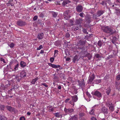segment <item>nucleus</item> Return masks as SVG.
Here are the masks:
<instances>
[{
    "label": "nucleus",
    "mask_w": 120,
    "mask_h": 120,
    "mask_svg": "<svg viewBox=\"0 0 120 120\" xmlns=\"http://www.w3.org/2000/svg\"><path fill=\"white\" fill-rule=\"evenodd\" d=\"M5 106L4 105H1L0 106V109L1 110H4V109Z\"/></svg>",
    "instance_id": "f704fd0d"
},
{
    "label": "nucleus",
    "mask_w": 120,
    "mask_h": 120,
    "mask_svg": "<svg viewBox=\"0 0 120 120\" xmlns=\"http://www.w3.org/2000/svg\"><path fill=\"white\" fill-rule=\"evenodd\" d=\"M111 90L110 87L106 89V93L107 95H109V93L110 92Z\"/></svg>",
    "instance_id": "4be33fe9"
},
{
    "label": "nucleus",
    "mask_w": 120,
    "mask_h": 120,
    "mask_svg": "<svg viewBox=\"0 0 120 120\" xmlns=\"http://www.w3.org/2000/svg\"><path fill=\"white\" fill-rule=\"evenodd\" d=\"M38 79V77H37L34 79H33L32 81L31 82V83L33 84H34L35 82Z\"/></svg>",
    "instance_id": "cd10ccee"
},
{
    "label": "nucleus",
    "mask_w": 120,
    "mask_h": 120,
    "mask_svg": "<svg viewBox=\"0 0 120 120\" xmlns=\"http://www.w3.org/2000/svg\"><path fill=\"white\" fill-rule=\"evenodd\" d=\"M44 15L42 13H40L39 15L40 17H41L42 18H43L44 16Z\"/></svg>",
    "instance_id": "de8ad7c7"
},
{
    "label": "nucleus",
    "mask_w": 120,
    "mask_h": 120,
    "mask_svg": "<svg viewBox=\"0 0 120 120\" xmlns=\"http://www.w3.org/2000/svg\"><path fill=\"white\" fill-rule=\"evenodd\" d=\"M11 63H10V64L7 66V68L8 69H11Z\"/></svg>",
    "instance_id": "ea45409f"
},
{
    "label": "nucleus",
    "mask_w": 120,
    "mask_h": 120,
    "mask_svg": "<svg viewBox=\"0 0 120 120\" xmlns=\"http://www.w3.org/2000/svg\"><path fill=\"white\" fill-rule=\"evenodd\" d=\"M112 43L114 44L116 41L117 39L115 37H112Z\"/></svg>",
    "instance_id": "473e14b6"
},
{
    "label": "nucleus",
    "mask_w": 120,
    "mask_h": 120,
    "mask_svg": "<svg viewBox=\"0 0 120 120\" xmlns=\"http://www.w3.org/2000/svg\"><path fill=\"white\" fill-rule=\"evenodd\" d=\"M8 45L11 48H13L14 46V44L13 43H11L10 44Z\"/></svg>",
    "instance_id": "4c0bfd02"
},
{
    "label": "nucleus",
    "mask_w": 120,
    "mask_h": 120,
    "mask_svg": "<svg viewBox=\"0 0 120 120\" xmlns=\"http://www.w3.org/2000/svg\"><path fill=\"white\" fill-rule=\"evenodd\" d=\"M70 11L68 10L64 13V17L65 19H67L68 18L70 17Z\"/></svg>",
    "instance_id": "f03ea898"
},
{
    "label": "nucleus",
    "mask_w": 120,
    "mask_h": 120,
    "mask_svg": "<svg viewBox=\"0 0 120 120\" xmlns=\"http://www.w3.org/2000/svg\"><path fill=\"white\" fill-rule=\"evenodd\" d=\"M91 94L98 98H101L102 96L101 93L98 91L95 92L93 91L92 92Z\"/></svg>",
    "instance_id": "7ed1b4c3"
},
{
    "label": "nucleus",
    "mask_w": 120,
    "mask_h": 120,
    "mask_svg": "<svg viewBox=\"0 0 120 120\" xmlns=\"http://www.w3.org/2000/svg\"><path fill=\"white\" fill-rule=\"evenodd\" d=\"M99 16L97 14V15H93V19H96L97 17H98Z\"/></svg>",
    "instance_id": "c03bdc74"
},
{
    "label": "nucleus",
    "mask_w": 120,
    "mask_h": 120,
    "mask_svg": "<svg viewBox=\"0 0 120 120\" xmlns=\"http://www.w3.org/2000/svg\"><path fill=\"white\" fill-rule=\"evenodd\" d=\"M70 36V35L69 34L67 33L66 34V36L67 38H68Z\"/></svg>",
    "instance_id": "052dcab7"
},
{
    "label": "nucleus",
    "mask_w": 120,
    "mask_h": 120,
    "mask_svg": "<svg viewBox=\"0 0 120 120\" xmlns=\"http://www.w3.org/2000/svg\"><path fill=\"white\" fill-rule=\"evenodd\" d=\"M53 64H52L51 63H49L48 64V65H49L51 66V67H52V66H53Z\"/></svg>",
    "instance_id": "680f3d73"
},
{
    "label": "nucleus",
    "mask_w": 120,
    "mask_h": 120,
    "mask_svg": "<svg viewBox=\"0 0 120 120\" xmlns=\"http://www.w3.org/2000/svg\"><path fill=\"white\" fill-rule=\"evenodd\" d=\"M6 108L8 110L11 112H14L15 110L14 108L11 107L10 106H7L6 107Z\"/></svg>",
    "instance_id": "dca6fc26"
},
{
    "label": "nucleus",
    "mask_w": 120,
    "mask_h": 120,
    "mask_svg": "<svg viewBox=\"0 0 120 120\" xmlns=\"http://www.w3.org/2000/svg\"><path fill=\"white\" fill-rule=\"evenodd\" d=\"M95 76L94 74H93L91 76H90L89 77L88 81V84H91L93 81L95 79Z\"/></svg>",
    "instance_id": "20e7f679"
},
{
    "label": "nucleus",
    "mask_w": 120,
    "mask_h": 120,
    "mask_svg": "<svg viewBox=\"0 0 120 120\" xmlns=\"http://www.w3.org/2000/svg\"><path fill=\"white\" fill-rule=\"evenodd\" d=\"M115 7L113 8V9H116L115 12L116 13V14L117 15H120V10L119 9H116L115 8Z\"/></svg>",
    "instance_id": "b1692460"
},
{
    "label": "nucleus",
    "mask_w": 120,
    "mask_h": 120,
    "mask_svg": "<svg viewBox=\"0 0 120 120\" xmlns=\"http://www.w3.org/2000/svg\"><path fill=\"white\" fill-rule=\"evenodd\" d=\"M79 59V57L77 56L76 55L73 57L72 59L73 61V62L75 63V61H78Z\"/></svg>",
    "instance_id": "6ab92c4d"
},
{
    "label": "nucleus",
    "mask_w": 120,
    "mask_h": 120,
    "mask_svg": "<svg viewBox=\"0 0 120 120\" xmlns=\"http://www.w3.org/2000/svg\"><path fill=\"white\" fill-rule=\"evenodd\" d=\"M72 100L73 102H76L78 100V98L77 96L75 95L74 96H71Z\"/></svg>",
    "instance_id": "f3484780"
},
{
    "label": "nucleus",
    "mask_w": 120,
    "mask_h": 120,
    "mask_svg": "<svg viewBox=\"0 0 120 120\" xmlns=\"http://www.w3.org/2000/svg\"><path fill=\"white\" fill-rule=\"evenodd\" d=\"M38 18V16H34L33 18V20L34 21L36 20Z\"/></svg>",
    "instance_id": "8fccbe9b"
},
{
    "label": "nucleus",
    "mask_w": 120,
    "mask_h": 120,
    "mask_svg": "<svg viewBox=\"0 0 120 120\" xmlns=\"http://www.w3.org/2000/svg\"><path fill=\"white\" fill-rule=\"evenodd\" d=\"M42 85H44L46 87H47L48 86L45 83H41V86H42Z\"/></svg>",
    "instance_id": "864d4df0"
},
{
    "label": "nucleus",
    "mask_w": 120,
    "mask_h": 120,
    "mask_svg": "<svg viewBox=\"0 0 120 120\" xmlns=\"http://www.w3.org/2000/svg\"><path fill=\"white\" fill-rule=\"evenodd\" d=\"M44 35L43 33H39L38 34L37 38L39 40L43 38Z\"/></svg>",
    "instance_id": "4468645a"
},
{
    "label": "nucleus",
    "mask_w": 120,
    "mask_h": 120,
    "mask_svg": "<svg viewBox=\"0 0 120 120\" xmlns=\"http://www.w3.org/2000/svg\"><path fill=\"white\" fill-rule=\"evenodd\" d=\"M26 73L25 71H23L20 73V76L21 77H24L26 76Z\"/></svg>",
    "instance_id": "a211bd4d"
},
{
    "label": "nucleus",
    "mask_w": 120,
    "mask_h": 120,
    "mask_svg": "<svg viewBox=\"0 0 120 120\" xmlns=\"http://www.w3.org/2000/svg\"><path fill=\"white\" fill-rule=\"evenodd\" d=\"M69 103L71 104L72 105L74 106V103L72 101H71Z\"/></svg>",
    "instance_id": "bf43d9fd"
},
{
    "label": "nucleus",
    "mask_w": 120,
    "mask_h": 120,
    "mask_svg": "<svg viewBox=\"0 0 120 120\" xmlns=\"http://www.w3.org/2000/svg\"><path fill=\"white\" fill-rule=\"evenodd\" d=\"M101 29L102 30H112V29L110 26H104L101 27Z\"/></svg>",
    "instance_id": "9b49d317"
},
{
    "label": "nucleus",
    "mask_w": 120,
    "mask_h": 120,
    "mask_svg": "<svg viewBox=\"0 0 120 120\" xmlns=\"http://www.w3.org/2000/svg\"><path fill=\"white\" fill-rule=\"evenodd\" d=\"M116 80H120V75H118L116 77Z\"/></svg>",
    "instance_id": "a18cd8bd"
},
{
    "label": "nucleus",
    "mask_w": 120,
    "mask_h": 120,
    "mask_svg": "<svg viewBox=\"0 0 120 120\" xmlns=\"http://www.w3.org/2000/svg\"><path fill=\"white\" fill-rule=\"evenodd\" d=\"M106 105L107 107H109L112 105V103L109 100H108L107 102L106 103Z\"/></svg>",
    "instance_id": "a878e982"
},
{
    "label": "nucleus",
    "mask_w": 120,
    "mask_h": 120,
    "mask_svg": "<svg viewBox=\"0 0 120 120\" xmlns=\"http://www.w3.org/2000/svg\"><path fill=\"white\" fill-rule=\"evenodd\" d=\"M86 42V41H82L80 40L78 43L77 46L78 48L81 51V54H85L86 53L87 49L85 47H84V45Z\"/></svg>",
    "instance_id": "f257e3e1"
},
{
    "label": "nucleus",
    "mask_w": 120,
    "mask_h": 120,
    "mask_svg": "<svg viewBox=\"0 0 120 120\" xmlns=\"http://www.w3.org/2000/svg\"><path fill=\"white\" fill-rule=\"evenodd\" d=\"M91 120H97L95 118L92 117L91 119Z\"/></svg>",
    "instance_id": "0e129e2a"
},
{
    "label": "nucleus",
    "mask_w": 120,
    "mask_h": 120,
    "mask_svg": "<svg viewBox=\"0 0 120 120\" xmlns=\"http://www.w3.org/2000/svg\"><path fill=\"white\" fill-rule=\"evenodd\" d=\"M86 95L88 97H90V94L88 92H86Z\"/></svg>",
    "instance_id": "6e6d98bb"
},
{
    "label": "nucleus",
    "mask_w": 120,
    "mask_h": 120,
    "mask_svg": "<svg viewBox=\"0 0 120 120\" xmlns=\"http://www.w3.org/2000/svg\"><path fill=\"white\" fill-rule=\"evenodd\" d=\"M103 44V42L100 40H99L98 43V45L99 47H101Z\"/></svg>",
    "instance_id": "72a5a7b5"
},
{
    "label": "nucleus",
    "mask_w": 120,
    "mask_h": 120,
    "mask_svg": "<svg viewBox=\"0 0 120 120\" xmlns=\"http://www.w3.org/2000/svg\"><path fill=\"white\" fill-rule=\"evenodd\" d=\"M94 109H93L91 110V111L90 112V114L92 115H93L94 114Z\"/></svg>",
    "instance_id": "58836bf2"
},
{
    "label": "nucleus",
    "mask_w": 120,
    "mask_h": 120,
    "mask_svg": "<svg viewBox=\"0 0 120 120\" xmlns=\"http://www.w3.org/2000/svg\"><path fill=\"white\" fill-rule=\"evenodd\" d=\"M107 3H108L109 4L112 6V7H113L114 6V5H112V3L111 2L110 0H106Z\"/></svg>",
    "instance_id": "c756f323"
},
{
    "label": "nucleus",
    "mask_w": 120,
    "mask_h": 120,
    "mask_svg": "<svg viewBox=\"0 0 120 120\" xmlns=\"http://www.w3.org/2000/svg\"><path fill=\"white\" fill-rule=\"evenodd\" d=\"M20 64L21 67L23 68L26 66V63L23 61H21L20 63Z\"/></svg>",
    "instance_id": "aec40b11"
},
{
    "label": "nucleus",
    "mask_w": 120,
    "mask_h": 120,
    "mask_svg": "<svg viewBox=\"0 0 120 120\" xmlns=\"http://www.w3.org/2000/svg\"><path fill=\"white\" fill-rule=\"evenodd\" d=\"M84 113H81L79 114V116L81 117H82L83 116H84Z\"/></svg>",
    "instance_id": "4d7b16f0"
},
{
    "label": "nucleus",
    "mask_w": 120,
    "mask_h": 120,
    "mask_svg": "<svg viewBox=\"0 0 120 120\" xmlns=\"http://www.w3.org/2000/svg\"><path fill=\"white\" fill-rule=\"evenodd\" d=\"M109 109L111 112H112L114 110V106L113 105H111L109 107Z\"/></svg>",
    "instance_id": "7c9ffc66"
},
{
    "label": "nucleus",
    "mask_w": 120,
    "mask_h": 120,
    "mask_svg": "<svg viewBox=\"0 0 120 120\" xmlns=\"http://www.w3.org/2000/svg\"><path fill=\"white\" fill-rule=\"evenodd\" d=\"M19 120H25V118L24 116H22L20 118Z\"/></svg>",
    "instance_id": "603ef678"
},
{
    "label": "nucleus",
    "mask_w": 120,
    "mask_h": 120,
    "mask_svg": "<svg viewBox=\"0 0 120 120\" xmlns=\"http://www.w3.org/2000/svg\"><path fill=\"white\" fill-rule=\"evenodd\" d=\"M92 35V34H89L90 36L88 35L86 36L84 38L85 39H87L89 38H90V36H91Z\"/></svg>",
    "instance_id": "79ce46f5"
},
{
    "label": "nucleus",
    "mask_w": 120,
    "mask_h": 120,
    "mask_svg": "<svg viewBox=\"0 0 120 120\" xmlns=\"http://www.w3.org/2000/svg\"><path fill=\"white\" fill-rule=\"evenodd\" d=\"M19 66V64H17L16 65H15V67L14 68V69L15 70H18V68Z\"/></svg>",
    "instance_id": "a19ab883"
},
{
    "label": "nucleus",
    "mask_w": 120,
    "mask_h": 120,
    "mask_svg": "<svg viewBox=\"0 0 120 120\" xmlns=\"http://www.w3.org/2000/svg\"><path fill=\"white\" fill-rule=\"evenodd\" d=\"M71 2V1L69 0H64L62 3L63 5L65 6L67 4H68Z\"/></svg>",
    "instance_id": "412c9836"
},
{
    "label": "nucleus",
    "mask_w": 120,
    "mask_h": 120,
    "mask_svg": "<svg viewBox=\"0 0 120 120\" xmlns=\"http://www.w3.org/2000/svg\"><path fill=\"white\" fill-rule=\"evenodd\" d=\"M83 9V7L81 5H78L76 6V10L77 12H82Z\"/></svg>",
    "instance_id": "39448f33"
},
{
    "label": "nucleus",
    "mask_w": 120,
    "mask_h": 120,
    "mask_svg": "<svg viewBox=\"0 0 120 120\" xmlns=\"http://www.w3.org/2000/svg\"><path fill=\"white\" fill-rule=\"evenodd\" d=\"M27 114L28 115L30 116L31 114V113L29 112H27Z\"/></svg>",
    "instance_id": "774afa93"
},
{
    "label": "nucleus",
    "mask_w": 120,
    "mask_h": 120,
    "mask_svg": "<svg viewBox=\"0 0 120 120\" xmlns=\"http://www.w3.org/2000/svg\"><path fill=\"white\" fill-rule=\"evenodd\" d=\"M0 120H7L6 118L5 117L3 116L0 115Z\"/></svg>",
    "instance_id": "2f4dec72"
},
{
    "label": "nucleus",
    "mask_w": 120,
    "mask_h": 120,
    "mask_svg": "<svg viewBox=\"0 0 120 120\" xmlns=\"http://www.w3.org/2000/svg\"><path fill=\"white\" fill-rule=\"evenodd\" d=\"M64 110L66 114H69L74 111V109L70 108L67 109L66 108H65Z\"/></svg>",
    "instance_id": "0eeeda50"
},
{
    "label": "nucleus",
    "mask_w": 120,
    "mask_h": 120,
    "mask_svg": "<svg viewBox=\"0 0 120 120\" xmlns=\"http://www.w3.org/2000/svg\"><path fill=\"white\" fill-rule=\"evenodd\" d=\"M70 120H77V118L75 116H74L73 117H71L70 119Z\"/></svg>",
    "instance_id": "e433bc0d"
},
{
    "label": "nucleus",
    "mask_w": 120,
    "mask_h": 120,
    "mask_svg": "<svg viewBox=\"0 0 120 120\" xmlns=\"http://www.w3.org/2000/svg\"><path fill=\"white\" fill-rule=\"evenodd\" d=\"M101 79L95 80L94 81V83L96 84H98L100 83L101 82Z\"/></svg>",
    "instance_id": "bb28decb"
},
{
    "label": "nucleus",
    "mask_w": 120,
    "mask_h": 120,
    "mask_svg": "<svg viewBox=\"0 0 120 120\" xmlns=\"http://www.w3.org/2000/svg\"><path fill=\"white\" fill-rule=\"evenodd\" d=\"M112 56L111 55H109V56L107 57V58L108 59H109L112 58Z\"/></svg>",
    "instance_id": "13d9d810"
},
{
    "label": "nucleus",
    "mask_w": 120,
    "mask_h": 120,
    "mask_svg": "<svg viewBox=\"0 0 120 120\" xmlns=\"http://www.w3.org/2000/svg\"><path fill=\"white\" fill-rule=\"evenodd\" d=\"M104 32L107 33L108 35H110L115 34L116 33V30H103Z\"/></svg>",
    "instance_id": "6e6552de"
},
{
    "label": "nucleus",
    "mask_w": 120,
    "mask_h": 120,
    "mask_svg": "<svg viewBox=\"0 0 120 120\" xmlns=\"http://www.w3.org/2000/svg\"><path fill=\"white\" fill-rule=\"evenodd\" d=\"M55 116L57 117H59L60 116L59 115V113L58 112L56 113H55Z\"/></svg>",
    "instance_id": "37998d69"
},
{
    "label": "nucleus",
    "mask_w": 120,
    "mask_h": 120,
    "mask_svg": "<svg viewBox=\"0 0 120 120\" xmlns=\"http://www.w3.org/2000/svg\"><path fill=\"white\" fill-rule=\"evenodd\" d=\"M54 59V57H51L50 58V61L51 63H52L53 62Z\"/></svg>",
    "instance_id": "49530a36"
},
{
    "label": "nucleus",
    "mask_w": 120,
    "mask_h": 120,
    "mask_svg": "<svg viewBox=\"0 0 120 120\" xmlns=\"http://www.w3.org/2000/svg\"><path fill=\"white\" fill-rule=\"evenodd\" d=\"M95 56L97 58H99L100 57V56L99 54H97L95 55Z\"/></svg>",
    "instance_id": "5fc2aeb1"
},
{
    "label": "nucleus",
    "mask_w": 120,
    "mask_h": 120,
    "mask_svg": "<svg viewBox=\"0 0 120 120\" xmlns=\"http://www.w3.org/2000/svg\"><path fill=\"white\" fill-rule=\"evenodd\" d=\"M83 32L85 34H87L88 33L87 32L86 30H82Z\"/></svg>",
    "instance_id": "338daca9"
},
{
    "label": "nucleus",
    "mask_w": 120,
    "mask_h": 120,
    "mask_svg": "<svg viewBox=\"0 0 120 120\" xmlns=\"http://www.w3.org/2000/svg\"><path fill=\"white\" fill-rule=\"evenodd\" d=\"M70 100L69 98H67L66 99L65 101V103H67L68 101Z\"/></svg>",
    "instance_id": "e2e57ef3"
},
{
    "label": "nucleus",
    "mask_w": 120,
    "mask_h": 120,
    "mask_svg": "<svg viewBox=\"0 0 120 120\" xmlns=\"http://www.w3.org/2000/svg\"><path fill=\"white\" fill-rule=\"evenodd\" d=\"M74 93L75 94H76L77 93V90H76L75 89L74 90Z\"/></svg>",
    "instance_id": "69168bd1"
},
{
    "label": "nucleus",
    "mask_w": 120,
    "mask_h": 120,
    "mask_svg": "<svg viewBox=\"0 0 120 120\" xmlns=\"http://www.w3.org/2000/svg\"><path fill=\"white\" fill-rule=\"evenodd\" d=\"M60 66L59 65H56L54 64H53L52 68H60Z\"/></svg>",
    "instance_id": "c9c22d12"
},
{
    "label": "nucleus",
    "mask_w": 120,
    "mask_h": 120,
    "mask_svg": "<svg viewBox=\"0 0 120 120\" xmlns=\"http://www.w3.org/2000/svg\"><path fill=\"white\" fill-rule=\"evenodd\" d=\"M104 13V11L103 10H99L97 12V14L99 16L101 15Z\"/></svg>",
    "instance_id": "5701e85b"
},
{
    "label": "nucleus",
    "mask_w": 120,
    "mask_h": 120,
    "mask_svg": "<svg viewBox=\"0 0 120 120\" xmlns=\"http://www.w3.org/2000/svg\"><path fill=\"white\" fill-rule=\"evenodd\" d=\"M51 14L53 16V17L56 18L57 15V13L55 12L52 11L51 12Z\"/></svg>",
    "instance_id": "c85d7f7f"
},
{
    "label": "nucleus",
    "mask_w": 120,
    "mask_h": 120,
    "mask_svg": "<svg viewBox=\"0 0 120 120\" xmlns=\"http://www.w3.org/2000/svg\"><path fill=\"white\" fill-rule=\"evenodd\" d=\"M82 19L79 18V19H76L75 21V23L76 24L79 25L82 22Z\"/></svg>",
    "instance_id": "2eb2a0df"
},
{
    "label": "nucleus",
    "mask_w": 120,
    "mask_h": 120,
    "mask_svg": "<svg viewBox=\"0 0 120 120\" xmlns=\"http://www.w3.org/2000/svg\"><path fill=\"white\" fill-rule=\"evenodd\" d=\"M78 85L79 87L82 88L85 86V83L84 82V79L81 81H78Z\"/></svg>",
    "instance_id": "423d86ee"
},
{
    "label": "nucleus",
    "mask_w": 120,
    "mask_h": 120,
    "mask_svg": "<svg viewBox=\"0 0 120 120\" xmlns=\"http://www.w3.org/2000/svg\"><path fill=\"white\" fill-rule=\"evenodd\" d=\"M102 112L105 115L108 113V109L106 108L103 107L101 109Z\"/></svg>",
    "instance_id": "9d476101"
},
{
    "label": "nucleus",
    "mask_w": 120,
    "mask_h": 120,
    "mask_svg": "<svg viewBox=\"0 0 120 120\" xmlns=\"http://www.w3.org/2000/svg\"><path fill=\"white\" fill-rule=\"evenodd\" d=\"M84 14V13L83 12H82L80 13L79 14L80 16L82 17H83V15Z\"/></svg>",
    "instance_id": "3c124183"
},
{
    "label": "nucleus",
    "mask_w": 120,
    "mask_h": 120,
    "mask_svg": "<svg viewBox=\"0 0 120 120\" xmlns=\"http://www.w3.org/2000/svg\"><path fill=\"white\" fill-rule=\"evenodd\" d=\"M100 4L103 5V6H107V5L106 0L102 1V2L100 3Z\"/></svg>",
    "instance_id": "393cba45"
},
{
    "label": "nucleus",
    "mask_w": 120,
    "mask_h": 120,
    "mask_svg": "<svg viewBox=\"0 0 120 120\" xmlns=\"http://www.w3.org/2000/svg\"><path fill=\"white\" fill-rule=\"evenodd\" d=\"M17 24L20 26H22L25 25L26 24V22L22 20H19L17 21Z\"/></svg>",
    "instance_id": "f8f14e48"
},
{
    "label": "nucleus",
    "mask_w": 120,
    "mask_h": 120,
    "mask_svg": "<svg viewBox=\"0 0 120 120\" xmlns=\"http://www.w3.org/2000/svg\"><path fill=\"white\" fill-rule=\"evenodd\" d=\"M85 20L86 22L88 23H89L91 21V17L90 15H86V17Z\"/></svg>",
    "instance_id": "1a4fd4ad"
},
{
    "label": "nucleus",
    "mask_w": 120,
    "mask_h": 120,
    "mask_svg": "<svg viewBox=\"0 0 120 120\" xmlns=\"http://www.w3.org/2000/svg\"><path fill=\"white\" fill-rule=\"evenodd\" d=\"M85 55L83 56V57H87L88 58V60H90L91 58H92V56L91 55L90 53H87L86 52V53H85Z\"/></svg>",
    "instance_id": "ddd939ff"
},
{
    "label": "nucleus",
    "mask_w": 120,
    "mask_h": 120,
    "mask_svg": "<svg viewBox=\"0 0 120 120\" xmlns=\"http://www.w3.org/2000/svg\"><path fill=\"white\" fill-rule=\"evenodd\" d=\"M42 48H43V47H42V45H40V46L38 48H37V49L38 50H40Z\"/></svg>",
    "instance_id": "09e8293b"
}]
</instances>
